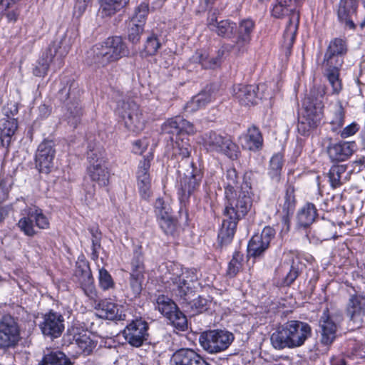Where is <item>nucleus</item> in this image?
I'll return each mask as SVG.
<instances>
[{
    "label": "nucleus",
    "instance_id": "nucleus-1",
    "mask_svg": "<svg viewBox=\"0 0 365 365\" xmlns=\"http://www.w3.org/2000/svg\"><path fill=\"white\" fill-rule=\"evenodd\" d=\"M311 326L298 320L288 321L271 336L273 346L277 349H294L302 346L311 337Z\"/></svg>",
    "mask_w": 365,
    "mask_h": 365
},
{
    "label": "nucleus",
    "instance_id": "nucleus-2",
    "mask_svg": "<svg viewBox=\"0 0 365 365\" xmlns=\"http://www.w3.org/2000/svg\"><path fill=\"white\" fill-rule=\"evenodd\" d=\"M324 94V88L314 87L311 91L310 96L304 98L303 110L297 124V130L302 135H308L311 130L321 124L324 117V104L322 98Z\"/></svg>",
    "mask_w": 365,
    "mask_h": 365
},
{
    "label": "nucleus",
    "instance_id": "nucleus-3",
    "mask_svg": "<svg viewBox=\"0 0 365 365\" xmlns=\"http://www.w3.org/2000/svg\"><path fill=\"white\" fill-rule=\"evenodd\" d=\"M73 36L67 31L60 41L52 42L37 61V64L33 70L34 75L38 77H44L55 58L58 61V68H61L63 63V58L68 54L74 43Z\"/></svg>",
    "mask_w": 365,
    "mask_h": 365
},
{
    "label": "nucleus",
    "instance_id": "nucleus-4",
    "mask_svg": "<svg viewBox=\"0 0 365 365\" xmlns=\"http://www.w3.org/2000/svg\"><path fill=\"white\" fill-rule=\"evenodd\" d=\"M224 215L229 219L240 220L250 211L252 205V192L251 184L243 181L240 190L228 191L225 195Z\"/></svg>",
    "mask_w": 365,
    "mask_h": 365
},
{
    "label": "nucleus",
    "instance_id": "nucleus-5",
    "mask_svg": "<svg viewBox=\"0 0 365 365\" xmlns=\"http://www.w3.org/2000/svg\"><path fill=\"white\" fill-rule=\"evenodd\" d=\"M167 272L163 277V282L171 292L180 297H184L191 292V283L197 281L195 269H183L179 264H170Z\"/></svg>",
    "mask_w": 365,
    "mask_h": 365
},
{
    "label": "nucleus",
    "instance_id": "nucleus-6",
    "mask_svg": "<svg viewBox=\"0 0 365 365\" xmlns=\"http://www.w3.org/2000/svg\"><path fill=\"white\" fill-rule=\"evenodd\" d=\"M128 53L126 45L120 37H108L93 47L94 63L101 66H106L118 61Z\"/></svg>",
    "mask_w": 365,
    "mask_h": 365
},
{
    "label": "nucleus",
    "instance_id": "nucleus-7",
    "mask_svg": "<svg viewBox=\"0 0 365 365\" xmlns=\"http://www.w3.org/2000/svg\"><path fill=\"white\" fill-rule=\"evenodd\" d=\"M115 112L130 131L138 133L145 128V118L139 106L133 101L128 99L119 101Z\"/></svg>",
    "mask_w": 365,
    "mask_h": 365
},
{
    "label": "nucleus",
    "instance_id": "nucleus-8",
    "mask_svg": "<svg viewBox=\"0 0 365 365\" xmlns=\"http://www.w3.org/2000/svg\"><path fill=\"white\" fill-rule=\"evenodd\" d=\"M272 16L274 18H282L288 15L289 20L283 35V46L290 49L295 40L299 22V14L296 7L288 6L286 4H280L279 1L273 6Z\"/></svg>",
    "mask_w": 365,
    "mask_h": 365
},
{
    "label": "nucleus",
    "instance_id": "nucleus-9",
    "mask_svg": "<svg viewBox=\"0 0 365 365\" xmlns=\"http://www.w3.org/2000/svg\"><path fill=\"white\" fill-rule=\"evenodd\" d=\"M235 339L234 334L227 330L215 329L202 333L199 342L209 354H217L227 350Z\"/></svg>",
    "mask_w": 365,
    "mask_h": 365
},
{
    "label": "nucleus",
    "instance_id": "nucleus-10",
    "mask_svg": "<svg viewBox=\"0 0 365 365\" xmlns=\"http://www.w3.org/2000/svg\"><path fill=\"white\" fill-rule=\"evenodd\" d=\"M202 141L207 150L223 153L233 160L238 158V146L227 136L210 131L203 135Z\"/></svg>",
    "mask_w": 365,
    "mask_h": 365
},
{
    "label": "nucleus",
    "instance_id": "nucleus-11",
    "mask_svg": "<svg viewBox=\"0 0 365 365\" xmlns=\"http://www.w3.org/2000/svg\"><path fill=\"white\" fill-rule=\"evenodd\" d=\"M203 178L201 170L190 164V168L180 178L178 195L181 202L186 203L189 198L199 190Z\"/></svg>",
    "mask_w": 365,
    "mask_h": 365
},
{
    "label": "nucleus",
    "instance_id": "nucleus-12",
    "mask_svg": "<svg viewBox=\"0 0 365 365\" xmlns=\"http://www.w3.org/2000/svg\"><path fill=\"white\" fill-rule=\"evenodd\" d=\"M89 165L87 175L91 180L99 187H106L109 183L110 172L105 156L101 151L91 152L88 155Z\"/></svg>",
    "mask_w": 365,
    "mask_h": 365
},
{
    "label": "nucleus",
    "instance_id": "nucleus-13",
    "mask_svg": "<svg viewBox=\"0 0 365 365\" xmlns=\"http://www.w3.org/2000/svg\"><path fill=\"white\" fill-rule=\"evenodd\" d=\"M156 305L158 311L168 319L178 330L185 331L187 328L186 316L178 309L175 303L163 294L158 297Z\"/></svg>",
    "mask_w": 365,
    "mask_h": 365
},
{
    "label": "nucleus",
    "instance_id": "nucleus-14",
    "mask_svg": "<svg viewBox=\"0 0 365 365\" xmlns=\"http://www.w3.org/2000/svg\"><path fill=\"white\" fill-rule=\"evenodd\" d=\"M340 318V316L330 313L328 309L323 311L319 320V341L322 345L329 346L336 339Z\"/></svg>",
    "mask_w": 365,
    "mask_h": 365
},
{
    "label": "nucleus",
    "instance_id": "nucleus-15",
    "mask_svg": "<svg viewBox=\"0 0 365 365\" xmlns=\"http://www.w3.org/2000/svg\"><path fill=\"white\" fill-rule=\"evenodd\" d=\"M300 261L297 255L293 252H284L282 262L277 269V274L283 279L286 285H290L299 274Z\"/></svg>",
    "mask_w": 365,
    "mask_h": 365
},
{
    "label": "nucleus",
    "instance_id": "nucleus-16",
    "mask_svg": "<svg viewBox=\"0 0 365 365\" xmlns=\"http://www.w3.org/2000/svg\"><path fill=\"white\" fill-rule=\"evenodd\" d=\"M56 155L54 143L51 140H44L38 146L35 155L36 168L41 172L48 173L53 167Z\"/></svg>",
    "mask_w": 365,
    "mask_h": 365
},
{
    "label": "nucleus",
    "instance_id": "nucleus-17",
    "mask_svg": "<svg viewBox=\"0 0 365 365\" xmlns=\"http://www.w3.org/2000/svg\"><path fill=\"white\" fill-rule=\"evenodd\" d=\"M153 155L145 156L138 165L136 172L137 186L140 195L144 200H148L152 195L151 178L149 173Z\"/></svg>",
    "mask_w": 365,
    "mask_h": 365
},
{
    "label": "nucleus",
    "instance_id": "nucleus-18",
    "mask_svg": "<svg viewBox=\"0 0 365 365\" xmlns=\"http://www.w3.org/2000/svg\"><path fill=\"white\" fill-rule=\"evenodd\" d=\"M148 323L140 319H135L131 322L123 330V336L125 340L133 346L139 347L148 336Z\"/></svg>",
    "mask_w": 365,
    "mask_h": 365
},
{
    "label": "nucleus",
    "instance_id": "nucleus-19",
    "mask_svg": "<svg viewBox=\"0 0 365 365\" xmlns=\"http://www.w3.org/2000/svg\"><path fill=\"white\" fill-rule=\"evenodd\" d=\"M274 230L271 227H265L260 235H255L249 241L247 254L249 257H257L263 255L274 236Z\"/></svg>",
    "mask_w": 365,
    "mask_h": 365
},
{
    "label": "nucleus",
    "instance_id": "nucleus-20",
    "mask_svg": "<svg viewBox=\"0 0 365 365\" xmlns=\"http://www.w3.org/2000/svg\"><path fill=\"white\" fill-rule=\"evenodd\" d=\"M19 339V330L14 318L5 316L0 322V347L14 346Z\"/></svg>",
    "mask_w": 365,
    "mask_h": 365
},
{
    "label": "nucleus",
    "instance_id": "nucleus-21",
    "mask_svg": "<svg viewBox=\"0 0 365 365\" xmlns=\"http://www.w3.org/2000/svg\"><path fill=\"white\" fill-rule=\"evenodd\" d=\"M346 312L354 328L365 324V297L354 294L346 305Z\"/></svg>",
    "mask_w": 365,
    "mask_h": 365
},
{
    "label": "nucleus",
    "instance_id": "nucleus-22",
    "mask_svg": "<svg viewBox=\"0 0 365 365\" xmlns=\"http://www.w3.org/2000/svg\"><path fill=\"white\" fill-rule=\"evenodd\" d=\"M42 333L51 338H58L64 330V318L57 312H49L43 316L40 324Z\"/></svg>",
    "mask_w": 365,
    "mask_h": 365
},
{
    "label": "nucleus",
    "instance_id": "nucleus-23",
    "mask_svg": "<svg viewBox=\"0 0 365 365\" xmlns=\"http://www.w3.org/2000/svg\"><path fill=\"white\" fill-rule=\"evenodd\" d=\"M68 334L78 346L81 353L90 354L96 347L95 342L91 339L89 332L79 324H74L68 329Z\"/></svg>",
    "mask_w": 365,
    "mask_h": 365
},
{
    "label": "nucleus",
    "instance_id": "nucleus-24",
    "mask_svg": "<svg viewBox=\"0 0 365 365\" xmlns=\"http://www.w3.org/2000/svg\"><path fill=\"white\" fill-rule=\"evenodd\" d=\"M336 235V226L329 221H322L310 229L307 233V237L311 243L318 244L324 240L334 238Z\"/></svg>",
    "mask_w": 365,
    "mask_h": 365
},
{
    "label": "nucleus",
    "instance_id": "nucleus-25",
    "mask_svg": "<svg viewBox=\"0 0 365 365\" xmlns=\"http://www.w3.org/2000/svg\"><path fill=\"white\" fill-rule=\"evenodd\" d=\"M95 308L101 318L110 320L125 319L123 306L113 302L111 299H105L100 301Z\"/></svg>",
    "mask_w": 365,
    "mask_h": 365
},
{
    "label": "nucleus",
    "instance_id": "nucleus-26",
    "mask_svg": "<svg viewBox=\"0 0 365 365\" xmlns=\"http://www.w3.org/2000/svg\"><path fill=\"white\" fill-rule=\"evenodd\" d=\"M162 129L165 133L176 134L179 136L182 133L193 135L196 133L195 125L180 116H175L166 120L163 124Z\"/></svg>",
    "mask_w": 365,
    "mask_h": 365
},
{
    "label": "nucleus",
    "instance_id": "nucleus-27",
    "mask_svg": "<svg viewBox=\"0 0 365 365\" xmlns=\"http://www.w3.org/2000/svg\"><path fill=\"white\" fill-rule=\"evenodd\" d=\"M233 93L239 103L246 106H254L259 100L255 86L239 84L234 86Z\"/></svg>",
    "mask_w": 365,
    "mask_h": 365
},
{
    "label": "nucleus",
    "instance_id": "nucleus-28",
    "mask_svg": "<svg viewBox=\"0 0 365 365\" xmlns=\"http://www.w3.org/2000/svg\"><path fill=\"white\" fill-rule=\"evenodd\" d=\"M355 147L354 142H340L330 145L327 153L332 161H344L352 155Z\"/></svg>",
    "mask_w": 365,
    "mask_h": 365
},
{
    "label": "nucleus",
    "instance_id": "nucleus-29",
    "mask_svg": "<svg viewBox=\"0 0 365 365\" xmlns=\"http://www.w3.org/2000/svg\"><path fill=\"white\" fill-rule=\"evenodd\" d=\"M356 0H341L338 9V18L349 29H354L356 26L352 16L356 14Z\"/></svg>",
    "mask_w": 365,
    "mask_h": 365
},
{
    "label": "nucleus",
    "instance_id": "nucleus-30",
    "mask_svg": "<svg viewBox=\"0 0 365 365\" xmlns=\"http://www.w3.org/2000/svg\"><path fill=\"white\" fill-rule=\"evenodd\" d=\"M174 365H210L199 354L190 349L177 351L172 357Z\"/></svg>",
    "mask_w": 365,
    "mask_h": 365
},
{
    "label": "nucleus",
    "instance_id": "nucleus-31",
    "mask_svg": "<svg viewBox=\"0 0 365 365\" xmlns=\"http://www.w3.org/2000/svg\"><path fill=\"white\" fill-rule=\"evenodd\" d=\"M214 100L212 93L210 91H203L192 97L184 106V110L188 113H193L204 108L208 103Z\"/></svg>",
    "mask_w": 365,
    "mask_h": 365
},
{
    "label": "nucleus",
    "instance_id": "nucleus-32",
    "mask_svg": "<svg viewBox=\"0 0 365 365\" xmlns=\"http://www.w3.org/2000/svg\"><path fill=\"white\" fill-rule=\"evenodd\" d=\"M223 55L224 51L222 50H219L216 56H210L206 51H200L196 52L193 59L205 69H215L220 66Z\"/></svg>",
    "mask_w": 365,
    "mask_h": 365
},
{
    "label": "nucleus",
    "instance_id": "nucleus-33",
    "mask_svg": "<svg viewBox=\"0 0 365 365\" xmlns=\"http://www.w3.org/2000/svg\"><path fill=\"white\" fill-rule=\"evenodd\" d=\"M18 128L15 118H4L0 122V140L3 146L9 147Z\"/></svg>",
    "mask_w": 365,
    "mask_h": 365
},
{
    "label": "nucleus",
    "instance_id": "nucleus-34",
    "mask_svg": "<svg viewBox=\"0 0 365 365\" xmlns=\"http://www.w3.org/2000/svg\"><path fill=\"white\" fill-rule=\"evenodd\" d=\"M187 138H181L177 135L175 140L172 143V157L178 159H185L190 156L191 145Z\"/></svg>",
    "mask_w": 365,
    "mask_h": 365
},
{
    "label": "nucleus",
    "instance_id": "nucleus-35",
    "mask_svg": "<svg viewBox=\"0 0 365 365\" xmlns=\"http://www.w3.org/2000/svg\"><path fill=\"white\" fill-rule=\"evenodd\" d=\"M317 216V210L314 205L307 203L297 213V225L300 227H307L314 222Z\"/></svg>",
    "mask_w": 365,
    "mask_h": 365
},
{
    "label": "nucleus",
    "instance_id": "nucleus-36",
    "mask_svg": "<svg viewBox=\"0 0 365 365\" xmlns=\"http://www.w3.org/2000/svg\"><path fill=\"white\" fill-rule=\"evenodd\" d=\"M262 145L263 138L259 129L256 127L249 128L244 137L242 146L250 150L256 151L260 149Z\"/></svg>",
    "mask_w": 365,
    "mask_h": 365
},
{
    "label": "nucleus",
    "instance_id": "nucleus-37",
    "mask_svg": "<svg viewBox=\"0 0 365 365\" xmlns=\"http://www.w3.org/2000/svg\"><path fill=\"white\" fill-rule=\"evenodd\" d=\"M130 0H101V12L103 16H111L126 6Z\"/></svg>",
    "mask_w": 365,
    "mask_h": 365
},
{
    "label": "nucleus",
    "instance_id": "nucleus-38",
    "mask_svg": "<svg viewBox=\"0 0 365 365\" xmlns=\"http://www.w3.org/2000/svg\"><path fill=\"white\" fill-rule=\"evenodd\" d=\"M24 212L33 217L35 226L41 230H47L50 227L48 218L43 214V210L36 206L26 207Z\"/></svg>",
    "mask_w": 365,
    "mask_h": 365
},
{
    "label": "nucleus",
    "instance_id": "nucleus-39",
    "mask_svg": "<svg viewBox=\"0 0 365 365\" xmlns=\"http://www.w3.org/2000/svg\"><path fill=\"white\" fill-rule=\"evenodd\" d=\"M38 365H73V363L63 352L50 351L44 354Z\"/></svg>",
    "mask_w": 365,
    "mask_h": 365
},
{
    "label": "nucleus",
    "instance_id": "nucleus-40",
    "mask_svg": "<svg viewBox=\"0 0 365 365\" xmlns=\"http://www.w3.org/2000/svg\"><path fill=\"white\" fill-rule=\"evenodd\" d=\"M254 26V22L252 20L245 19L241 21L239 27V35L236 41L238 46H243L250 43Z\"/></svg>",
    "mask_w": 365,
    "mask_h": 365
},
{
    "label": "nucleus",
    "instance_id": "nucleus-41",
    "mask_svg": "<svg viewBox=\"0 0 365 365\" xmlns=\"http://www.w3.org/2000/svg\"><path fill=\"white\" fill-rule=\"evenodd\" d=\"M239 220H235L233 219H225L222 222V228L220 230L218 237L221 239V241L227 243L231 241L232 239L237 223Z\"/></svg>",
    "mask_w": 365,
    "mask_h": 365
},
{
    "label": "nucleus",
    "instance_id": "nucleus-42",
    "mask_svg": "<svg viewBox=\"0 0 365 365\" xmlns=\"http://www.w3.org/2000/svg\"><path fill=\"white\" fill-rule=\"evenodd\" d=\"M84 274L78 280L85 294L88 297H92L95 292L93 278L89 265H84Z\"/></svg>",
    "mask_w": 365,
    "mask_h": 365
},
{
    "label": "nucleus",
    "instance_id": "nucleus-43",
    "mask_svg": "<svg viewBox=\"0 0 365 365\" xmlns=\"http://www.w3.org/2000/svg\"><path fill=\"white\" fill-rule=\"evenodd\" d=\"M344 63V56L326 51L322 61L324 69L340 70Z\"/></svg>",
    "mask_w": 365,
    "mask_h": 365
},
{
    "label": "nucleus",
    "instance_id": "nucleus-44",
    "mask_svg": "<svg viewBox=\"0 0 365 365\" xmlns=\"http://www.w3.org/2000/svg\"><path fill=\"white\" fill-rule=\"evenodd\" d=\"M346 170V167L344 165H334L331 166L329 172V179L331 187L336 188L342 185V175L344 174Z\"/></svg>",
    "mask_w": 365,
    "mask_h": 365
},
{
    "label": "nucleus",
    "instance_id": "nucleus-45",
    "mask_svg": "<svg viewBox=\"0 0 365 365\" xmlns=\"http://www.w3.org/2000/svg\"><path fill=\"white\" fill-rule=\"evenodd\" d=\"M295 205L294 187L292 185H289L286 188L284 202L282 205L283 212L286 215H289L290 213H292L294 210Z\"/></svg>",
    "mask_w": 365,
    "mask_h": 365
},
{
    "label": "nucleus",
    "instance_id": "nucleus-46",
    "mask_svg": "<svg viewBox=\"0 0 365 365\" xmlns=\"http://www.w3.org/2000/svg\"><path fill=\"white\" fill-rule=\"evenodd\" d=\"M239 177L236 170L233 168L227 169L225 179V195L228 194V191L234 192L240 190L238 186Z\"/></svg>",
    "mask_w": 365,
    "mask_h": 365
},
{
    "label": "nucleus",
    "instance_id": "nucleus-47",
    "mask_svg": "<svg viewBox=\"0 0 365 365\" xmlns=\"http://www.w3.org/2000/svg\"><path fill=\"white\" fill-rule=\"evenodd\" d=\"M283 167V155L281 153L274 154L269 162V175L272 179L279 180Z\"/></svg>",
    "mask_w": 365,
    "mask_h": 365
},
{
    "label": "nucleus",
    "instance_id": "nucleus-48",
    "mask_svg": "<svg viewBox=\"0 0 365 365\" xmlns=\"http://www.w3.org/2000/svg\"><path fill=\"white\" fill-rule=\"evenodd\" d=\"M24 215V216L19 220L17 226L25 235L34 237L37 233L34 229V220L30 215H27L25 213Z\"/></svg>",
    "mask_w": 365,
    "mask_h": 365
},
{
    "label": "nucleus",
    "instance_id": "nucleus-49",
    "mask_svg": "<svg viewBox=\"0 0 365 365\" xmlns=\"http://www.w3.org/2000/svg\"><path fill=\"white\" fill-rule=\"evenodd\" d=\"M237 29L236 24L229 21L222 20L216 24L215 31L218 36L231 38Z\"/></svg>",
    "mask_w": 365,
    "mask_h": 365
},
{
    "label": "nucleus",
    "instance_id": "nucleus-50",
    "mask_svg": "<svg viewBox=\"0 0 365 365\" xmlns=\"http://www.w3.org/2000/svg\"><path fill=\"white\" fill-rule=\"evenodd\" d=\"M149 13V5L147 3H140L135 9V13L131 18V24H142L144 26Z\"/></svg>",
    "mask_w": 365,
    "mask_h": 365
},
{
    "label": "nucleus",
    "instance_id": "nucleus-51",
    "mask_svg": "<svg viewBox=\"0 0 365 365\" xmlns=\"http://www.w3.org/2000/svg\"><path fill=\"white\" fill-rule=\"evenodd\" d=\"M158 222L166 235H173L176 229V220L172 212L157 218Z\"/></svg>",
    "mask_w": 365,
    "mask_h": 365
},
{
    "label": "nucleus",
    "instance_id": "nucleus-52",
    "mask_svg": "<svg viewBox=\"0 0 365 365\" xmlns=\"http://www.w3.org/2000/svg\"><path fill=\"white\" fill-rule=\"evenodd\" d=\"M340 70L324 69V76L332 87L333 93L338 94L341 88V81L339 78Z\"/></svg>",
    "mask_w": 365,
    "mask_h": 365
},
{
    "label": "nucleus",
    "instance_id": "nucleus-53",
    "mask_svg": "<svg viewBox=\"0 0 365 365\" xmlns=\"http://www.w3.org/2000/svg\"><path fill=\"white\" fill-rule=\"evenodd\" d=\"M99 287L104 291L113 289L115 282L110 273L105 269L101 268L98 272Z\"/></svg>",
    "mask_w": 365,
    "mask_h": 365
},
{
    "label": "nucleus",
    "instance_id": "nucleus-54",
    "mask_svg": "<svg viewBox=\"0 0 365 365\" xmlns=\"http://www.w3.org/2000/svg\"><path fill=\"white\" fill-rule=\"evenodd\" d=\"M326 51L344 56L347 52V46L343 39L336 38L330 41Z\"/></svg>",
    "mask_w": 365,
    "mask_h": 365
},
{
    "label": "nucleus",
    "instance_id": "nucleus-55",
    "mask_svg": "<svg viewBox=\"0 0 365 365\" xmlns=\"http://www.w3.org/2000/svg\"><path fill=\"white\" fill-rule=\"evenodd\" d=\"M243 260V255L240 252H235L232 259L229 263L227 269V274L230 277H235L242 269V262Z\"/></svg>",
    "mask_w": 365,
    "mask_h": 365
},
{
    "label": "nucleus",
    "instance_id": "nucleus-56",
    "mask_svg": "<svg viewBox=\"0 0 365 365\" xmlns=\"http://www.w3.org/2000/svg\"><path fill=\"white\" fill-rule=\"evenodd\" d=\"M347 354L365 359V344H362L354 339L347 341Z\"/></svg>",
    "mask_w": 365,
    "mask_h": 365
},
{
    "label": "nucleus",
    "instance_id": "nucleus-57",
    "mask_svg": "<svg viewBox=\"0 0 365 365\" xmlns=\"http://www.w3.org/2000/svg\"><path fill=\"white\" fill-rule=\"evenodd\" d=\"M144 26L142 24H131L128 29V39L133 43L139 41L140 36L143 34Z\"/></svg>",
    "mask_w": 365,
    "mask_h": 365
},
{
    "label": "nucleus",
    "instance_id": "nucleus-58",
    "mask_svg": "<svg viewBox=\"0 0 365 365\" xmlns=\"http://www.w3.org/2000/svg\"><path fill=\"white\" fill-rule=\"evenodd\" d=\"M154 210L157 218L172 212L170 207L161 197L157 198L155 201Z\"/></svg>",
    "mask_w": 365,
    "mask_h": 365
},
{
    "label": "nucleus",
    "instance_id": "nucleus-59",
    "mask_svg": "<svg viewBox=\"0 0 365 365\" xmlns=\"http://www.w3.org/2000/svg\"><path fill=\"white\" fill-rule=\"evenodd\" d=\"M160 46V43L158 38L152 35L149 36L145 44V51L148 55H154Z\"/></svg>",
    "mask_w": 365,
    "mask_h": 365
},
{
    "label": "nucleus",
    "instance_id": "nucleus-60",
    "mask_svg": "<svg viewBox=\"0 0 365 365\" xmlns=\"http://www.w3.org/2000/svg\"><path fill=\"white\" fill-rule=\"evenodd\" d=\"M344 111L341 104H339L335 109V113L331 123L335 126L334 129L341 128L344 125Z\"/></svg>",
    "mask_w": 365,
    "mask_h": 365
},
{
    "label": "nucleus",
    "instance_id": "nucleus-61",
    "mask_svg": "<svg viewBox=\"0 0 365 365\" xmlns=\"http://www.w3.org/2000/svg\"><path fill=\"white\" fill-rule=\"evenodd\" d=\"M139 273L131 272L130 274V287L133 289L135 296L138 295L142 289L140 277Z\"/></svg>",
    "mask_w": 365,
    "mask_h": 365
},
{
    "label": "nucleus",
    "instance_id": "nucleus-62",
    "mask_svg": "<svg viewBox=\"0 0 365 365\" xmlns=\"http://www.w3.org/2000/svg\"><path fill=\"white\" fill-rule=\"evenodd\" d=\"M148 143L146 140H138L133 143V153L142 155L147 149Z\"/></svg>",
    "mask_w": 365,
    "mask_h": 365
},
{
    "label": "nucleus",
    "instance_id": "nucleus-63",
    "mask_svg": "<svg viewBox=\"0 0 365 365\" xmlns=\"http://www.w3.org/2000/svg\"><path fill=\"white\" fill-rule=\"evenodd\" d=\"M208 300L202 297H198L193 300V306L199 312L206 311L208 308Z\"/></svg>",
    "mask_w": 365,
    "mask_h": 365
},
{
    "label": "nucleus",
    "instance_id": "nucleus-64",
    "mask_svg": "<svg viewBox=\"0 0 365 365\" xmlns=\"http://www.w3.org/2000/svg\"><path fill=\"white\" fill-rule=\"evenodd\" d=\"M359 128V127L358 124L352 123L343 129L341 133V136L344 138L350 137L355 134L358 131Z\"/></svg>",
    "mask_w": 365,
    "mask_h": 365
}]
</instances>
